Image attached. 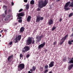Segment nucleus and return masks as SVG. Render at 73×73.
Here are the masks:
<instances>
[{"label":"nucleus","instance_id":"obj_1","mask_svg":"<svg viewBox=\"0 0 73 73\" xmlns=\"http://www.w3.org/2000/svg\"><path fill=\"white\" fill-rule=\"evenodd\" d=\"M48 3V0H45L44 2L41 1L39 3L38 7L40 8H42L46 5Z\"/></svg>","mask_w":73,"mask_h":73},{"label":"nucleus","instance_id":"obj_2","mask_svg":"<svg viewBox=\"0 0 73 73\" xmlns=\"http://www.w3.org/2000/svg\"><path fill=\"white\" fill-rule=\"evenodd\" d=\"M25 65L24 64L22 63L19 64L18 66V71H21L23 69H24Z\"/></svg>","mask_w":73,"mask_h":73},{"label":"nucleus","instance_id":"obj_3","mask_svg":"<svg viewBox=\"0 0 73 73\" xmlns=\"http://www.w3.org/2000/svg\"><path fill=\"white\" fill-rule=\"evenodd\" d=\"M32 38L31 37H29L26 40V44L27 45H29L30 44H32Z\"/></svg>","mask_w":73,"mask_h":73},{"label":"nucleus","instance_id":"obj_4","mask_svg":"<svg viewBox=\"0 0 73 73\" xmlns=\"http://www.w3.org/2000/svg\"><path fill=\"white\" fill-rule=\"evenodd\" d=\"M44 19V17L38 16L36 17V22H40V20H42Z\"/></svg>","mask_w":73,"mask_h":73},{"label":"nucleus","instance_id":"obj_5","mask_svg":"<svg viewBox=\"0 0 73 73\" xmlns=\"http://www.w3.org/2000/svg\"><path fill=\"white\" fill-rule=\"evenodd\" d=\"M45 45V42H44L43 44L39 45L38 46L39 49H40L44 48V46Z\"/></svg>","mask_w":73,"mask_h":73},{"label":"nucleus","instance_id":"obj_6","mask_svg":"<svg viewBox=\"0 0 73 73\" xmlns=\"http://www.w3.org/2000/svg\"><path fill=\"white\" fill-rule=\"evenodd\" d=\"M43 36L42 35H41L40 36H38L36 37V39H37V42L38 41L39 42L40 41H41V38H42V37H43Z\"/></svg>","mask_w":73,"mask_h":73},{"label":"nucleus","instance_id":"obj_7","mask_svg":"<svg viewBox=\"0 0 73 73\" xmlns=\"http://www.w3.org/2000/svg\"><path fill=\"white\" fill-rule=\"evenodd\" d=\"M24 15H25V13L24 12H22L18 14V17H23Z\"/></svg>","mask_w":73,"mask_h":73},{"label":"nucleus","instance_id":"obj_8","mask_svg":"<svg viewBox=\"0 0 73 73\" xmlns=\"http://www.w3.org/2000/svg\"><path fill=\"white\" fill-rule=\"evenodd\" d=\"M54 62L53 61H51L50 62V63L49 64V68H52L54 66Z\"/></svg>","mask_w":73,"mask_h":73},{"label":"nucleus","instance_id":"obj_9","mask_svg":"<svg viewBox=\"0 0 73 73\" xmlns=\"http://www.w3.org/2000/svg\"><path fill=\"white\" fill-rule=\"evenodd\" d=\"M48 24L49 25H52L53 24V21L52 20L50 19L49 20L48 22Z\"/></svg>","mask_w":73,"mask_h":73},{"label":"nucleus","instance_id":"obj_10","mask_svg":"<svg viewBox=\"0 0 73 73\" xmlns=\"http://www.w3.org/2000/svg\"><path fill=\"white\" fill-rule=\"evenodd\" d=\"M24 49L25 50V52H27V51H28L29 50V47L28 46H25L24 47Z\"/></svg>","mask_w":73,"mask_h":73},{"label":"nucleus","instance_id":"obj_11","mask_svg":"<svg viewBox=\"0 0 73 73\" xmlns=\"http://www.w3.org/2000/svg\"><path fill=\"white\" fill-rule=\"evenodd\" d=\"M70 1H69L67 3H66L64 5V7H69V5H70Z\"/></svg>","mask_w":73,"mask_h":73},{"label":"nucleus","instance_id":"obj_12","mask_svg":"<svg viewBox=\"0 0 73 73\" xmlns=\"http://www.w3.org/2000/svg\"><path fill=\"white\" fill-rule=\"evenodd\" d=\"M24 30H25V29H24V27H21L20 29V32L21 33L23 32L24 31Z\"/></svg>","mask_w":73,"mask_h":73},{"label":"nucleus","instance_id":"obj_13","mask_svg":"<svg viewBox=\"0 0 73 73\" xmlns=\"http://www.w3.org/2000/svg\"><path fill=\"white\" fill-rule=\"evenodd\" d=\"M31 17L30 16H29L27 18V22H29L31 20Z\"/></svg>","mask_w":73,"mask_h":73},{"label":"nucleus","instance_id":"obj_14","mask_svg":"<svg viewBox=\"0 0 73 73\" xmlns=\"http://www.w3.org/2000/svg\"><path fill=\"white\" fill-rule=\"evenodd\" d=\"M73 67V64H71L69 65L68 67L69 70H70Z\"/></svg>","mask_w":73,"mask_h":73},{"label":"nucleus","instance_id":"obj_15","mask_svg":"<svg viewBox=\"0 0 73 73\" xmlns=\"http://www.w3.org/2000/svg\"><path fill=\"white\" fill-rule=\"evenodd\" d=\"M68 64H73V57L71 58V60L69 61V62H68Z\"/></svg>","mask_w":73,"mask_h":73},{"label":"nucleus","instance_id":"obj_16","mask_svg":"<svg viewBox=\"0 0 73 73\" xmlns=\"http://www.w3.org/2000/svg\"><path fill=\"white\" fill-rule=\"evenodd\" d=\"M13 55H11L10 56H9L7 60L8 61H9L10 60V59H11L12 58H13Z\"/></svg>","mask_w":73,"mask_h":73},{"label":"nucleus","instance_id":"obj_17","mask_svg":"<svg viewBox=\"0 0 73 73\" xmlns=\"http://www.w3.org/2000/svg\"><path fill=\"white\" fill-rule=\"evenodd\" d=\"M21 35H19L17 37V39L18 40H20V39H21Z\"/></svg>","mask_w":73,"mask_h":73},{"label":"nucleus","instance_id":"obj_18","mask_svg":"<svg viewBox=\"0 0 73 73\" xmlns=\"http://www.w3.org/2000/svg\"><path fill=\"white\" fill-rule=\"evenodd\" d=\"M30 4L32 5H33L35 4V1L33 0H31L30 2Z\"/></svg>","mask_w":73,"mask_h":73},{"label":"nucleus","instance_id":"obj_19","mask_svg":"<svg viewBox=\"0 0 73 73\" xmlns=\"http://www.w3.org/2000/svg\"><path fill=\"white\" fill-rule=\"evenodd\" d=\"M64 9L65 10L68 11V10H70V8L67 7H64Z\"/></svg>","mask_w":73,"mask_h":73},{"label":"nucleus","instance_id":"obj_20","mask_svg":"<svg viewBox=\"0 0 73 73\" xmlns=\"http://www.w3.org/2000/svg\"><path fill=\"white\" fill-rule=\"evenodd\" d=\"M66 40V39L64 37H63L61 40V41H62V42H64V41H65V40Z\"/></svg>","mask_w":73,"mask_h":73},{"label":"nucleus","instance_id":"obj_21","mask_svg":"<svg viewBox=\"0 0 73 73\" xmlns=\"http://www.w3.org/2000/svg\"><path fill=\"white\" fill-rule=\"evenodd\" d=\"M73 7V2H72L69 5V7Z\"/></svg>","mask_w":73,"mask_h":73},{"label":"nucleus","instance_id":"obj_22","mask_svg":"<svg viewBox=\"0 0 73 73\" xmlns=\"http://www.w3.org/2000/svg\"><path fill=\"white\" fill-rule=\"evenodd\" d=\"M48 68V65L46 64L44 66V69H47Z\"/></svg>","mask_w":73,"mask_h":73},{"label":"nucleus","instance_id":"obj_23","mask_svg":"<svg viewBox=\"0 0 73 73\" xmlns=\"http://www.w3.org/2000/svg\"><path fill=\"white\" fill-rule=\"evenodd\" d=\"M36 67L35 66H33V71H35V70H36Z\"/></svg>","mask_w":73,"mask_h":73},{"label":"nucleus","instance_id":"obj_24","mask_svg":"<svg viewBox=\"0 0 73 73\" xmlns=\"http://www.w3.org/2000/svg\"><path fill=\"white\" fill-rule=\"evenodd\" d=\"M49 71L48 69H46L44 71V73H47Z\"/></svg>","mask_w":73,"mask_h":73},{"label":"nucleus","instance_id":"obj_25","mask_svg":"<svg viewBox=\"0 0 73 73\" xmlns=\"http://www.w3.org/2000/svg\"><path fill=\"white\" fill-rule=\"evenodd\" d=\"M3 8L4 10H5V9H6V10H7V6H5V5H4L3 6Z\"/></svg>","mask_w":73,"mask_h":73},{"label":"nucleus","instance_id":"obj_26","mask_svg":"<svg viewBox=\"0 0 73 73\" xmlns=\"http://www.w3.org/2000/svg\"><path fill=\"white\" fill-rule=\"evenodd\" d=\"M73 13H70L68 15L69 17H70L71 16H72V15H73Z\"/></svg>","mask_w":73,"mask_h":73},{"label":"nucleus","instance_id":"obj_27","mask_svg":"<svg viewBox=\"0 0 73 73\" xmlns=\"http://www.w3.org/2000/svg\"><path fill=\"white\" fill-rule=\"evenodd\" d=\"M26 9H29V4H27L26 5Z\"/></svg>","mask_w":73,"mask_h":73},{"label":"nucleus","instance_id":"obj_28","mask_svg":"<svg viewBox=\"0 0 73 73\" xmlns=\"http://www.w3.org/2000/svg\"><path fill=\"white\" fill-rule=\"evenodd\" d=\"M6 18L7 19L9 20V19H10V16H9V15H7V16Z\"/></svg>","mask_w":73,"mask_h":73},{"label":"nucleus","instance_id":"obj_29","mask_svg":"<svg viewBox=\"0 0 73 73\" xmlns=\"http://www.w3.org/2000/svg\"><path fill=\"white\" fill-rule=\"evenodd\" d=\"M68 43L69 44V45H71V44H72V42L70 41H69L68 42Z\"/></svg>","mask_w":73,"mask_h":73},{"label":"nucleus","instance_id":"obj_30","mask_svg":"<svg viewBox=\"0 0 73 73\" xmlns=\"http://www.w3.org/2000/svg\"><path fill=\"white\" fill-rule=\"evenodd\" d=\"M35 42V40H33V41L32 40L31 43L32 44H33Z\"/></svg>","mask_w":73,"mask_h":73},{"label":"nucleus","instance_id":"obj_31","mask_svg":"<svg viewBox=\"0 0 73 73\" xmlns=\"http://www.w3.org/2000/svg\"><path fill=\"white\" fill-rule=\"evenodd\" d=\"M68 37V35H66L64 37L66 39L67 37Z\"/></svg>","mask_w":73,"mask_h":73},{"label":"nucleus","instance_id":"obj_32","mask_svg":"<svg viewBox=\"0 0 73 73\" xmlns=\"http://www.w3.org/2000/svg\"><path fill=\"white\" fill-rule=\"evenodd\" d=\"M56 43H57V42H56V41H55L54 42V43H53L54 45H56Z\"/></svg>","mask_w":73,"mask_h":73},{"label":"nucleus","instance_id":"obj_33","mask_svg":"<svg viewBox=\"0 0 73 73\" xmlns=\"http://www.w3.org/2000/svg\"><path fill=\"white\" fill-rule=\"evenodd\" d=\"M20 57H23V55L22 54H20Z\"/></svg>","mask_w":73,"mask_h":73},{"label":"nucleus","instance_id":"obj_34","mask_svg":"<svg viewBox=\"0 0 73 73\" xmlns=\"http://www.w3.org/2000/svg\"><path fill=\"white\" fill-rule=\"evenodd\" d=\"M18 22L19 23H21L22 22V20L20 19L18 21Z\"/></svg>","mask_w":73,"mask_h":73},{"label":"nucleus","instance_id":"obj_35","mask_svg":"<svg viewBox=\"0 0 73 73\" xmlns=\"http://www.w3.org/2000/svg\"><path fill=\"white\" fill-rule=\"evenodd\" d=\"M56 29V27H54L52 28V31H53L54 30Z\"/></svg>","mask_w":73,"mask_h":73},{"label":"nucleus","instance_id":"obj_36","mask_svg":"<svg viewBox=\"0 0 73 73\" xmlns=\"http://www.w3.org/2000/svg\"><path fill=\"white\" fill-rule=\"evenodd\" d=\"M9 44L10 45H12V42H10L9 43Z\"/></svg>","mask_w":73,"mask_h":73},{"label":"nucleus","instance_id":"obj_37","mask_svg":"<svg viewBox=\"0 0 73 73\" xmlns=\"http://www.w3.org/2000/svg\"><path fill=\"white\" fill-rule=\"evenodd\" d=\"M23 9H21L19 10V12H21V11H23Z\"/></svg>","mask_w":73,"mask_h":73},{"label":"nucleus","instance_id":"obj_38","mask_svg":"<svg viewBox=\"0 0 73 73\" xmlns=\"http://www.w3.org/2000/svg\"><path fill=\"white\" fill-rule=\"evenodd\" d=\"M63 42H62V41H61V40L60 41V45H62Z\"/></svg>","mask_w":73,"mask_h":73},{"label":"nucleus","instance_id":"obj_39","mask_svg":"<svg viewBox=\"0 0 73 73\" xmlns=\"http://www.w3.org/2000/svg\"><path fill=\"white\" fill-rule=\"evenodd\" d=\"M24 1L25 2V3H27V2L28 1L27 0H24Z\"/></svg>","mask_w":73,"mask_h":73},{"label":"nucleus","instance_id":"obj_40","mask_svg":"<svg viewBox=\"0 0 73 73\" xmlns=\"http://www.w3.org/2000/svg\"><path fill=\"white\" fill-rule=\"evenodd\" d=\"M7 10H6L5 11V15H7Z\"/></svg>","mask_w":73,"mask_h":73},{"label":"nucleus","instance_id":"obj_41","mask_svg":"<svg viewBox=\"0 0 73 73\" xmlns=\"http://www.w3.org/2000/svg\"><path fill=\"white\" fill-rule=\"evenodd\" d=\"M29 54H27V58H28V57H29Z\"/></svg>","mask_w":73,"mask_h":73},{"label":"nucleus","instance_id":"obj_42","mask_svg":"<svg viewBox=\"0 0 73 73\" xmlns=\"http://www.w3.org/2000/svg\"><path fill=\"white\" fill-rule=\"evenodd\" d=\"M61 21H62V18H61L59 19L60 22H61Z\"/></svg>","mask_w":73,"mask_h":73},{"label":"nucleus","instance_id":"obj_43","mask_svg":"<svg viewBox=\"0 0 73 73\" xmlns=\"http://www.w3.org/2000/svg\"><path fill=\"white\" fill-rule=\"evenodd\" d=\"M16 41L15 42V43H16V42H18V40H17V39H15Z\"/></svg>","mask_w":73,"mask_h":73},{"label":"nucleus","instance_id":"obj_44","mask_svg":"<svg viewBox=\"0 0 73 73\" xmlns=\"http://www.w3.org/2000/svg\"><path fill=\"white\" fill-rule=\"evenodd\" d=\"M41 10V9H40L39 8H38L37 9V11H40Z\"/></svg>","mask_w":73,"mask_h":73},{"label":"nucleus","instance_id":"obj_45","mask_svg":"<svg viewBox=\"0 0 73 73\" xmlns=\"http://www.w3.org/2000/svg\"><path fill=\"white\" fill-rule=\"evenodd\" d=\"M8 19H7V18H5V21H7V20H8Z\"/></svg>","mask_w":73,"mask_h":73},{"label":"nucleus","instance_id":"obj_46","mask_svg":"<svg viewBox=\"0 0 73 73\" xmlns=\"http://www.w3.org/2000/svg\"><path fill=\"white\" fill-rule=\"evenodd\" d=\"M2 17H5V15L4 14L2 15Z\"/></svg>","mask_w":73,"mask_h":73},{"label":"nucleus","instance_id":"obj_47","mask_svg":"<svg viewBox=\"0 0 73 73\" xmlns=\"http://www.w3.org/2000/svg\"><path fill=\"white\" fill-rule=\"evenodd\" d=\"M22 52H23V53H25V51L24 50H22Z\"/></svg>","mask_w":73,"mask_h":73},{"label":"nucleus","instance_id":"obj_48","mask_svg":"<svg viewBox=\"0 0 73 73\" xmlns=\"http://www.w3.org/2000/svg\"><path fill=\"white\" fill-rule=\"evenodd\" d=\"M44 52H45V53H46V52H47V50H46V49H45L44 50Z\"/></svg>","mask_w":73,"mask_h":73},{"label":"nucleus","instance_id":"obj_49","mask_svg":"<svg viewBox=\"0 0 73 73\" xmlns=\"http://www.w3.org/2000/svg\"><path fill=\"white\" fill-rule=\"evenodd\" d=\"M13 4H14V3H13V2H12L11 3L12 5H13Z\"/></svg>","mask_w":73,"mask_h":73},{"label":"nucleus","instance_id":"obj_50","mask_svg":"<svg viewBox=\"0 0 73 73\" xmlns=\"http://www.w3.org/2000/svg\"><path fill=\"white\" fill-rule=\"evenodd\" d=\"M3 32V30H2L0 32V33H1L2 32Z\"/></svg>","mask_w":73,"mask_h":73},{"label":"nucleus","instance_id":"obj_51","mask_svg":"<svg viewBox=\"0 0 73 73\" xmlns=\"http://www.w3.org/2000/svg\"><path fill=\"white\" fill-rule=\"evenodd\" d=\"M11 11V10H9V12H11V11Z\"/></svg>","mask_w":73,"mask_h":73},{"label":"nucleus","instance_id":"obj_52","mask_svg":"<svg viewBox=\"0 0 73 73\" xmlns=\"http://www.w3.org/2000/svg\"><path fill=\"white\" fill-rule=\"evenodd\" d=\"M3 31H4L5 32H7V30L6 29H4L3 30Z\"/></svg>","mask_w":73,"mask_h":73},{"label":"nucleus","instance_id":"obj_53","mask_svg":"<svg viewBox=\"0 0 73 73\" xmlns=\"http://www.w3.org/2000/svg\"><path fill=\"white\" fill-rule=\"evenodd\" d=\"M30 71H31V72H32L33 71V70H32V69H31L30 70Z\"/></svg>","mask_w":73,"mask_h":73},{"label":"nucleus","instance_id":"obj_54","mask_svg":"<svg viewBox=\"0 0 73 73\" xmlns=\"http://www.w3.org/2000/svg\"><path fill=\"white\" fill-rule=\"evenodd\" d=\"M22 19V17H19V19Z\"/></svg>","mask_w":73,"mask_h":73},{"label":"nucleus","instance_id":"obj_55","mask_svg":"<svg viewBox=\"0 0 73 73\" xmlns=\"http://www.w3.org/2000/svg\"><path fill=\"white\" fill-rule=\"evenodd\" d=\"M60 0H56V1H57V2H58V1H59Z\"/></svg>","mask_w":73,"mask_h":73},{"label":"nucleus","instance_id":"obj_56","mask_svg":"<svg viewBox=\"0 0 73 73\" xmlns=\"http://www.w3.org/2000/svg\"><path fill=\"white\" fill-rule=\"evenodd\" d=\"M73 33L72 34V35H71V36H70V37H73Z\"/></svg>","mask_w":73,"mask_h":73},{"label":"nucleus","instance_id":"obj_57","mask_svg":"<svg viewBox=\"0 0 73 73\" xmlns=\"http://www.w3.org/2000/svg\"><path fill=\"white\" fill-rule=\"evenodd\" d=\"M28 73H31V71H29L28 72Z\"/></svg>","mask_w":73,"mask_h":73},{"label":"nucleus","instance_id":"obj_58","mask_svg":"<svg viewBox=\"0 0 73 73\" xmlns=\"http://www.w3.org/2000/svg\"><path fill=\"white\" fill-rule=\"evenodd\" d=\"M71 42H73V40H72L71 41H70Z\"/></svg>","mask_w":73,"mask_h":73},{"label":"nucleus","instance_id":"obj_59","mask_svg":"<svg viewBox=\"0 0 73 73\" xmlns=\"http://www.w3.org/2000/svg\"><path fill=\"white\" fill-rule=\"evenodd\" d=\"M48 73H52V72L50 71Z\"/></svg>","mask_w":73,"mask_h":73},{"label":"nucleus","instance_id":"obj_60","mask_svg":"<svg viewBox=\"0 0 73 73\" xmlns=\"http://www.w3.org/2000/svg\"><path fill=\"white\" fill-rule=\"evenodd\" d=\"M15 25H17V23H15Z\"/></svg>","mask_w":73,"mask_h":73},{"label":"nucleus","instance_id":"obj_61","mask_svg":"<svg viewBox=\"0 0 73 73\" xmlns=\"http://www.w3.org/2000/svg\"><path fill=\"white\" fill-rule=\"evenodd\" d=\"M1 35L0 34V37L1 36Z\"/></svg>","mask_w":73,"mask_h":73},{"label":"nucleus","instance_id":"obj_62","mask_svg":"<svg viewBox=\"0 0 73 73\" xmlns=\"http://www.w3.org/2000/svg\"><path fill=\"white\" fill-rule=\"evenodd\" d=\"M71 1H73V0H71Z\"/></svg>","mask_w":73,"mask_h":73},{"label":"nucleus","instance_id":"obj_63","mask_svg":"<svg viewBox=\"0 0 73 73\" xmlns=\"http://www.w3.org/2000/svg\"><path fill=\"white\" fill-rule=\"evenodd\" d=\"M72 31H73V27L72 28Z\"/></svg>","mask_w":73,"mask_h":73},{"label":"nucleus","instance_id":"obj_64","mask_svg":"<svg viewBox=\"0 0 73 73\" xmlns=\"http://www.w3.org/2000/svg\"><path fill=\"white\" fill-rule=\"evenodd\" d=\"M20 59H21V58H20Z\"/></svg>","mask_w":73,"mask_h":73}]
</instances>
